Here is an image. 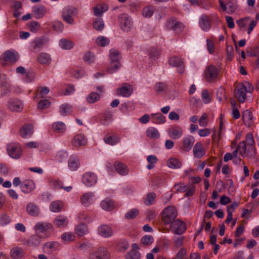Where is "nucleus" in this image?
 Listing matches in <instances>:
<instances>
[{
	"label": "nucleus",
	"instance_id": "obj_1",
	"mask_svg": "<svg viewBox=\"0 0 259 259\" xmlns=\"http://www.w3.org/2000/svg\"><path fill=\"white\" fill-rule=\"evenodd\" d=\"M110 53V66L108 67L107 71L109 73L112 74L116 72L120 67L119 62L120 56L119 52L115 49H111Z\"/></svg>",
	"mask_w": 259,
	"mask_h": 259
},
{
	"label": "nucleus",
	"instance_id": "obj_2",
	"mask_svg": "<svg viewBox=\"0 0 259 259\" xmlns=\"http://www.w3.org/2000/svg\"><path fill=\"white\" fill-rule=\"evenodd\" d=\"M177 216L176 208L173 206L165 208L162 213V220L165 225L171 224Z\"/></svg>",
	"mask_w": 259,
	"mask_h": 259
},
{
	"label": "nucleus",
	"instance_id": "obj_3",
	"mask_svg": "<svg viewBox=\"0 0 259 259\" xmlns=\"http://www.w3.org/2000/svg\"><path fill=\"white\" fill-rule=\"evenodd\" d=\"M253 90L249 83L246 85L240 84L235 88V97L240 103H243L246 99V93H251Z\"/></svg>",
	"mask_w": 259,
	"mask_h": 259
},
{
	"label": "nucleus",
	"instance_id": "obj_4",
	"mask_svg": "<svg viewBox=\"0 0 259 259\" xmlns=\"http://www.w3.org/2000/svg\"><path fill=\"white\" fill-rule=\"evenodd\" d=\"M218 3L222 11L229 14L234 13L238 7L237 0H226V2L219 0Z\"/></svg>",
	"mask_w": 259,
	"mask_h": 259
},
{
	"label": "nucleus",
	"instance_id": "obj_5",
	"mask_svg": "<svg viewBox=\"0 0 259 259\" xmlns=\"http://www.w3.org/2000/svg\"><path fill=\"white\" fill-rule=\"evenodd\" d=\"M77 14V11L75 8L68 6L64 8L62 12V16L63 20L69 24L74 23L73 17Z\"/></svg>",
	"mask_w": 259,
	"mask_h": 259
},
{
	"label": "nucleus",
	"instance_id": "obj_6",
	"mask_svg": "<svg viewBox=\"0 0 259 259\" xmlns=\"http://www.w3.org/2000/svg\"><path fill=\"white\" fill-rule=\"evenodd\" d=\"M119 26L124 32H128L133 27V22L131 18L126 14H121L119 17Z\"/></svg>",
	"mask_w": 259,
	"mask_h": 259
},
{
	"label": "nucleus",
	"instance_id": "obj_7",
	"mask_svg": "<svg viewBox=\"0 0 259 259\" xmlns=\"http://www.w3.org/2000/svg\"><path fill=\"white\" fill-rule=\"evenodd\" d=\"M220 70L214 65H210L208 66L205 71V78L206 81L212 82L217 79Z\"/></svg>",
	"mask_w": 259,
	"mask_h": 259
},
{
	"label": "nucleus",
	"instance_id": "obj_8",
	"mask_svg": "<svg viewBox=\"0 0 259 259\" xmlns=\"http://www.w3.org/2000/svg\"><path fill=\"white\" fill-rule=\"evenodd\" d=\"M165 26L167 29L177 33L181 32L184 28L183 24L178 21L175 18H170L167 20Z\"/></svg>",
	"mask_w": 259,
	"mask_h": 259
},
{
	"label": "nucleus",
	"instance_id": "obj_9",
	"mask_svg": "<svg viewBox=\"0 0 259 259\" xmlns=\"http://www.w3.org/2000/svg\"><path fill=\"white\" fill-rule=\"evenodd\" d=\"M8 153L10 157L14 159L19 158L22 155V149L17 143H10L7 145Z\"/></svg>",
	"mask_w": 259,
	"mask_h": 259
},
{
	"label": "nucleus",
	"instance_id": "obj_10",
	"mask_svg": "<svg viewBox=\"0 0 259 259\" xmlns=\"http://www.w3.org/2000/svg\"><path fill=\"white\" fill-rule=\"evenodd\" d=\"M171 231L175 234H182L186 230L185 224L179 219L176 220L170 225Z\"/></svg>",
	"mask_w": 259,
	"mask_h": 259
},
{
	"label": "nucleus",
	"instance_id": "obj_11",
	"mask_svg": "<svg viewBox=\"0 0 259 259\" xmlns=\"http://www.w3.org/2000/svg\"><path fill=\"white\" fill-rule=\"evenodd\" d=\"M48 39L45 37L36 38L30 44L31 51L33 52L39 51L43 47L44 45L47 44Z\"/></svg>",
	"mask_w": 259,
	"mask_h": 259
},
{
	"label": "nucleus",
	"instance_id": "obj_12",
	"mask_svg": "<svg viewBox=\"0 0 259 259\" xmlns=\"http://www.w3.org/2000/svg\"><path fill=\"white\" fill-rule=\"evenodd\" d=\"M19 56L18 53L11 50L6 51L1 57L3 61L12 64L16 62L19 59Z\"/></svg>",
	"mask_w": 259,
	"mask_h": 259
},
{
	"label": "nucleus",
	"instance_id": "obj_13",
	"mask_svg": "<svg viewBox=\"0 0 259 259\" xmlns=\"http://www.w3.org/2000/svg\"><path fill=\"white\" fill-rule=\"evenodd\" d=\"M8 108L13 112H21L24 108L23 102L17 99H11L8 103Z\"/></svg>",
	"mask_w": 259,
	"mask_h": 259
},
{
	"label": "nucleus",
	"instance_id": "obj_14",
	"mask_svg": "<svg viewBox=\"0 0 259 259\" xmlns=\"http://www.w3.org/2000/svg\"><path fill=\"white\" fill-rule=\"evenodd\" d=\"M195 142V139L192 136H187L182 140V144L180 146L181 150L184 152L190 151Z\"/></svg>",
	"mask_w": 259,
	"mask_h": 259
},
{
	"label": "nucleus",
	"instance_id": "obj_15",
	"mask_svg": "<svg viewBox=\"0 0 259 259\" xmlns=\"http://www.w3.org/2000/svg\"><path fill=\"white\" fill-rule=\"evenodd\" d=\"M109 253L104 247H100L90 255V259H108Z\"/></svg>",
	"mask_w": 259,
	"mask_h": 259
},
{
	"label": "nucleus",
	"instance_id": "obj_16",
	"mask_svg": "<svg viewBox=\"0 0 259 259\" xmlns=\"http://www.w3.org/2000/svg\"><path fill=\"white\" fill-rule=\"evenodd\" d=\"M82 181L87 187H91L97 183V178L94 173L88 172L83 175Z\"/></svg>",
	"mask_w": 259,
	"mask_h": 259
},
{
	"label": "nucleus",
	"instance_id": "obj_17",
	"mask_svg": "<svg viewBox=\"0 0 259 259\" xmlns=\"http://www.w3.org/2000/svg\"><path fill=\"white\" fill-rule=\"evenodd\" d=\"M169 64L172 67H176L179 73H182L184 69L182 60L177 56L170 57L168 60Z\"/></svg>",
	"mask_w": 259,
	"mask_h": 259
},
{
	"label": "nucleus",
	"instance_id": "obj_18",
	"mask_svg": "<svg viewBox=\"0 0 259 259\" xmlns=\"http://www.w3.org/2000/svg\"><path fill=\"white\" fill-rule=\"evenodd\" d=\"M26 211L29 215L34 217L39 216L40 213L38 206L33 202H29L27 204Z\"/></svg>",
	"mask_w": 259,
	"mask_h": 259
},
{
	"label": "nucleus",
	"instance_id": "obj_19",
	"mask_svg": "<svg viewBox=\"0 0 259 259\" xmlns=\"http://www.w3.org/2000/svg\"><path fill=\"white\" fill-rule=\"evenodd\" d=\"M71 144L75 147L84 146L87 144V139L85 136L81 134L75 135L71 140Z\"/></svg>",
	"mask_w": 259,
	"mask_h": 259
},
{
	"label": "nucleus",
	"instance_id": "obj_20",
	"mask_svg": "<svg viewBox=\"0 0 259 259\" xmlns=\"http://www.w3.org/2000/svg\"><path fill=\"white\" fill-rule=\"evenodd\" d=\"M167 132L169 137L174 140L179 139L183 134L182 128L179 126L172 127L168 129Z\"/></svg>",
	"mask_w": 259,
	"mask_h": 259
},
{
	"label": "nucleus",
	"instance_id": "obj_21",
	"mask_svg": "<svg viewBox=\"0 0 259 259\" xmlns=\"http://www.w3.org/2000/svg\"><path fill=\"white\" fill-rule=\"evenodd\" d=\"M99 235L104 238L111 237L113 234V231L111 228L107 225H101L98 229Z\"/></svg>",
	"mask_w": 259,
	"mask_h": 259
},
{
	"label": "nucleus",
	"instance_id": "obj_22",
	"mask_svg": "<svg viewBox=\"0 0 259 259\" xmlns=\"http://www.w3.org/2000/svg\"><path fill=\"white\" fill-rule=\"evenodd\" d=\"M41 241V238L37 234L31 235L28 239L24 241V243L30 247H36Z\"/></svg>",
	"mask_w": 259,
	"mask_h": 259
},
{
	"label": "nucleus",
	"instance_id": "obj_23",
	"mask_svg": "<svg viewBox=\"0 0 259 259\" xmlns=\"http://www.w3.org/2000/svg\"><path fill=\"white\" fill-rule=\"evenodd\" d=\"M33 15L36 19L42 18L47 12L46 8L42 5L34 6L32 8Z\"/></svg>",
	"mask_w": 259,
	"mask_h": 259
},
{
	"label": "nucleus",
	"instance_id": "obj_24",
	"mask_svg": "<svg viewBox=\"0 0 259 259\" xmlns=\"http://www.w3.org/2000/svg\"><path fill=\"white\" fill-rule=\"evenodd\" d=\"M132 91L133 89L132 85L128 83H124L121 88L117 90L116 93L118 95H121L123 97H128L131 95Z\"/></svg>",
	"mask_w": 259,
	"mask_h": 259
},
{
	"label": "nucleus",
	"instance_id": "obj_25",
	"mask_svg": "<svg viewBox=\"0 0 259 259\" xmlns=\"http://www.w3.org/2000/svg\"><path fill=\"white\" fill-rule=\"evenodd\" d=\"M35 184L29 180H25L21 184V190L25 193H28L32 192L35 188Z\"/></svg>",
	"mask_w": 259,
	"mask_h": 259
},
{
	"label": "nucleus",
	"instance_id": "obj_26",
	"mask_svg": "<svg viewBox=\"0 0 259 259\" xmlns=\"http://www.w3.org/2000/svg\"><path fill=\"white\" fill-rule=\"evenodd\" d=\"M114 166L117 172L120 175L125 176L127 175L128 169L127 166L124 163L121 162L116 161L114 163Z\"/></svg>",
	"mask_w": 259,
	"mask_h": 259
},
{
	"label": "nucleus",
	"instance_id": "obj_27",
	"mask_svg": "<svg viewBox=\"0 0 259 259\" xmlns=\"http://www.w3.org/2000/svg\"><path fill=\"white\" fill-rule=\"evenodd\" d=\"M193 153L195 157L201 158L205 153L204 148L200 142H197L194 145Z\"/></svg>",
	"mask_w": 259,
	"mask_h": 259
},
{
	"label": "nucleus",
	"instance_id": "obj_28",
	"mask_svg": "<svg viewBox=\"0 0 259 259\" xmlns=\"http://www.w3.org/2000/svg\"><path fill=\"white\" fill-rule=\"evenodd\" d=\"M94 197V193L91 192L85 193L80 198L81 203L83 205L88 206L92 203Z\"/></svg>",
	"mask_w": 259,
	"mask_h": 259
},
{
	"label": "nucleus",
	"instance_id": "obj_29",
	"mask_svg": "<svg viewBox=\"0 0 259 259\" xmlns=\"http://www.w3.org/2000/svg\"><path fill=\"white\" fill-rule=\"evenodd\" d=\"M52 228L51 224L49 223L38 222L34 226L36 233H42L47 231Z\"/></svg>",
	"mask_w": 259,
	"mask_h": 259
},
{
	"label": "nucleus",
	"instance_id": "obj_30",
	"mask_svg": "<svg viewBox=\"0 0 259 259\" xmlns=\"http://www.w3.org/2000/svg\"><path fill=\"white\" fill-rule=\"evenodd\" d=\"M36 60L41 64L48 65L50 63L51 58L49 54L45 52H41L37 55Z\"/></svg>",
	"mask_w": 259,
	"mask_h": 259
},
{
	"label": "nucleus",
	"instance_id": "obj_31",
	"mask_svg": "<svg viewBox=\"0 0 259 259\" xmlns=\"http://www.w3.org/2000/svg\"><path fill=\"white\" fill-rule=\"evenodd\" d=\"M33 133V127L31 124L24 125L20 131L22 137L27 138L30 137Z\"/></svg>",
	"mask_w": 259,
	"mask_h": 259
},
{
	"label": "nucleus",
	"instance_id": "obj_32",
	"mask_svg": "<svg viewBox=\"0 0 259 259\" xmlns=\"http://www.w3.org/2000/svg\"><path fill=\"white\" fill-rule=\"evenodd\" d=\"M80 162L78 157L76 155H71L68 160V166L72 170H76L79 166Z\"/></svg>",
	"mask_w": 259,
	"mask_h": 259
},
{
	"label": "nucleus",
	"instance_id": "obj_33",
	"mask_svg": "<svg viewBox=\"0 0 259 259\" xmlns=\"http://www.w3.org/2000/svg\"><path fill=\"white\" fill-rule=\"evenodd\" d=\"M200 26L204 31H208L210 28V23L209 18L206 15H202L200 17L199 22Z\"/></svg>",
	"mask_w": 259,
	"mask_h": 259
},
{
	"label": "nucleus",
	"instance_id": "obj_34",
	"mask_svg": "<svg viewBox=\"0 0 259 259\" xmlns=\"http://www.w3.org/2000/svg\"><path fill=\"white\" fill-rule=\"evenodd\" d=\"M68 221L66 217L63 215H58L54 221L55 225L59 228H63L66 226Z\"/></svg>",
	"mask_w": 259,
	"mask_h": 259
},
{
	"label": "nucleus",
	"instance_id": "obj_35",
	"mask_svg": "<svg viewBox=\"0 0 259 259\" xmlns=\"http://www.w3.org/2000/svg\"><path fill=\"white\" fill-rule=\"evenodd\" d=\"M24 255L23 249L19 247L12 248L10 251V255L13 259H19Z\"/></svg>",
	"mask_w": 259,
	"mask_h": 259
},
{
	"label": "nucleus",
	"instance_id": "obj_36",
	"mask_svg": "<svg viewBox=\"0 0 259 259\" xmlns=\"http://www.w3.org/2000/svg\"><path fill=\"white\" fill-rule=\"evenodd\" d=\"M146 136L152 139H157L160 137V134L157 129L153 127H150L146 130Z\"/></svg>",
	"mask_w": 259,
	"mask_h": 259
},
{
	"label": "nucleus",
	"instance_id": "obj_37",
	"mask_svg": "<svg viewBox=\"0 0 259 259\" xmlns=\"http://www.w3.org/2000/svg\"><path fill=\"white\" fill-rule=\"evenodd\" d=\"M75 231L77 235L83 236L88 233V230L85 224L81 223L76 227Z\"/></svg>",
	"mask_w": 259,
	"mask_h": 259
},
{
	"label": "nucleus",
	"instance_id": "obj_38",
	"mask_svg": "<svg viewBox=\"0 0 259 259\" xmlns=\"http://www.w3.org/2000/svg\"><path fill=\"white\" fill-rule=\"evenodd\" d=\"M52 128L55 132L62 133L65 131L66 126L63 122L58 121L52 124Z\"/></svg>",
	"mask_w": 259,
	"mask_h": 259
},
{
	"label": "nucleus",
	"instance_id": "obj_39",
	"mask_svg": "<svg viewBox=\"0 0 259 259\" xmlns=\"http://www.w3.org/2000/svg\"><path fill=\"white\" fill-rule=\"evenodd\" d=\"M63 206V203L60 201H53L50 204V209L53 212H59L62 209Z\"/></svg>",
	"mask_w": 259,
	"mask_h": 259
},
{
	"label": "nucleus",
	"instance_id": "obj_40",
	"mask_svg": "<svg viewBox=\"0 0 259 259\" xmlns=\"http://www.w3.org/2000/svg\"><path fill=\"white\" fill-rule=\"evenodd\" d=\"M59 45L63 49L69 50L73 47L74 43L66 39H61L59 41Z\"/></svg>",
	"mask_w": 259,
	"mask_h": 259
},
{
	"label": "nucleus",
	"instance_id": "obj_41",
	"mask_svg": "<svg viewBox=\"0 0 259 259\" xmlns=\"http://www.w3.org/2000/svg\"><path fill=\"white\" fill-rule=\"evenodd\" d=\"M100 99V95L95 92L91 93L86 98L87 101L90 104L94 103L99 101Z\"/></svg>",
	"mask_w": 259,
	"mask_h": 259
},
{
	"label": "nucleus",
	"instance_id": "obj_42",
	"mask_svg": "<svg viewBox=\"0 0 259 259\" xmlns=\"http://www.w3.org/2000/svg\"><path fill=\"white\" fill-rule=\"evenodd\" d=\"M167 166L172 168H179L181 166V163L177 158H169L167 162Z\"/></svg>",
	"mask_w": 259,
	"mask_h": 259
},
{
	"label": "nucleus",
	"instance_id": "obj_43",
	"mask_svg": "<svg viewBox=\"0 0 259 259\" xmlns=\"http://www.w3.org/2000/svg\"><path fill=\"white\" fill-rule=\"evenodd\" d=\"M114 203L111 200L106 199L101 202V207L106 210H111L114 208Z\"/></svg>",
	"mask_w": 259,
	"mask_h": 259
},
{
	"label": "nucleus",
	"instance_id": "obj_44",
	"mask_svg": "<svg viewBox=\"0 0 259 259\" xmlns=\"http://www.w3.org/2000/svg\"><path fill=\"white\" fill-rule=\"evenodd\" d=\"M110 40L108 38L103 36H100L98 37L96 40V43L97 45L100 47H105L109 44Z\"/></svg>",
	"mask_w": 259,
	"mask_h": 259
},
{
	"label": "nucleus",
	"instance_id": "obj_45",
	"mask_svg": "<svg viewBox=\"0 0 259 259\" xmlns=\"http://www.w3.org/2000/svg\"><path fill=\"white\" fill-rule=\"evenodd\" d=\"M93 26L96 30L101 31L104 28V23L102 19L97 18L93 22Z\"/></svg>",
	"mask_w": 259,
	"mask_h": 259
},
{
	"label": "nucleus",
	"instance_id": "obj_46",
	"mask_svg": "<svg viewBox=\"0 0 259 259\" xmlns=\"http://www.w3.org/2000/svg\"><path fill=\"white\" fill-rule=\"evenodd\" d=\"M153 122L156 124L163 123L165 121V117L161 113H156L152 115Z\"/></svg>",
	"mask_w": 259,
	"mask_h": 259
},
{
	"label": "nucleus",
	"instance_id": "obj_47",
	"mask_svg": "<svg viewBox=\"0 0 259 259\" xmlns=\"http://www.w3.org/2000/svg\"><path fill=\"white\" fill-rule=\"evenodd\" d=\"M141 257V254L138 250H132L128 251L125 256L127 259H140Z\"/></svg>",
	"mask_w": 259,
	"mask_h": 259
},
{
	"label": "nucleus",
	"instance_id": "obj_48",
	"mask_svg": "<svg viewBox=\"0 0 259 259\" xmlns=\"http://www.w3.org/2000/svg\"><path fill=\"white\" fill-rule=\"evenodd\" d=\"M104 141L107 144H110L111 145H115L116 144H117L119 142V138L117 136L105 137L104 138Z\"/></svg>",
	"mask_w": 259,
	"mask_h": 259
},
{
	"label": "nucleus",
	"instance_id": "obj_49",
	"mask_svg": "<svg viewBox=\"0 0 259 259\" xmlns=\"http://www.w3.org/2000/svg\"><path fill=\"white\" fill-rule=\"evenodd\" d=\"M250 22L249 17H244L236 21V23L240 29L243 28L249 24Z\"/></svg>",
	"mask_w": 259,
	"mask_h": 259
},
{
	"label": "nucleus",
	"instance_id": "obj_50",
	"mask_svg": "<svg viewBox=\"0 0 259 259\" xmlns=\"http://www.w3.org/2000/svg\"><path fill=\"white\" fill-rule=\"evenodd\" d=\"M155 90L158 93L165 92L167 90V85L164 82H157L155 84Z\"/></svg>",
	"mask_w": 259,
	"mask_h": 259
},
{
	"label": "nucleus",
	"instance_id": "obj_51",
	"mask_svg": "<svg viewBox=\"0 0 259 259\" xmlns=\"http://www.w3.org/2000/svg\"><path fill=\"white\" fill-rule=\"evenodd\" d=\"M61 239L65 242H69L74 240L75 236L70 233L66 232L61 235Z\"/></svg>",
	"mask_w": 259,
	"mask_h": 259
},
{
	"label": "nucleus",
	"instance_id": "obj_52",
	"mask_svg": "<svg viewBox=\"0 0 259 259\" xmlns=\"http://www.w3.org/2000/svg\"><path fill=\"white\" fill-rule=\"evenodd\" d=\"M160 55V51L156 48L152 49L149 53V57L153 60L158 59Z\"/></svg>",
	"mask_w": 259,
	"mask_h": 259
},
{
	"label": "nucleus",
	"instance_id": "obj_53",
	"mask_svg": "<svg viewBox=\"0 0 259 259\" xmlns=\"http://www.w3.org/2000/svg\"><path fill=\"white\" fill-rule=\"evenodd\" d=\"M139 210L136 208L132 209L125 214V217L127 219H133L136 218L139 214Z\"/></svg>",
	"mask_w": 259,
	"mask_h": 259
},
{
	"label": "nucleus",
	"instance_id": "obj_54",
	"mask_svg": "<svg viewBox=\"0 0 259 259\" xmlns=\"http://www.w3.org/2000/svg\"><path fill=\"white\" fill-rule=\"evenodd\" d=\"M174 189L177 192H181L184 193L185 192L187 189L188 187L186 185H184L183 183L176 184L174 185Z\"/></svg>",
	"mask_w": 259,
	"mask_h": 259
},
{
	"label": "nucleus",
	"instance_id": "obj_55",
	"mask_svg": "<svg viewBox=\"0 0 259 259\" xmlns=\"http://www.w3.org/2000/svg\"><path fill=\"white\" fill-rule=\"evenodd\" d=\"M67 156L68 154L66 152L59 151L56 155V159L59 162H62L67 159Z\"/></svg>",
	"mask_w": 259,
	"mask_h": 259
},
{
	"label": "nucleus",
	"instance_id": "obj_56",
	"mask_svg": "<svg viewBox=\"0 0 259 259\" xmlns=\"http://www.w3.org/2000/svg\"><path fill=\"white\" fill-rule=\"evenodd\" d=\"M51 102L48 100H40L37 104V107L38 109L44 110L47 109L50 107Z\"/></svg>",
	"mask_w": 259,
	"mask_h": 259
},
{
	"label": "nucleus",
	"instance_id": "obj_57",
	"mask_svg": "<svg viewBox=\"0 0 259 259\" xmlns=\"http://www.w3.org/2000/svg\"><path fill=\"white\" fill-rule=\"evenodd\" d=\"M153 241V237L149 235L143 236L141 239V243L145 245H149L151 244Z\"/></svg>",
	"mask_w": 259,
	"mask_h": 259
},
{
	"label": "nucleus",
	"instance_id": "obj_58",
	"mask_svg": "<svg viewBox=\"0 0 259 259\" xmlns=\"http://www.w3.org/2000/svg\"><path fill=\"white\" fill-rule=\"evenodd\" d=\"M103 124H108L112 120V114L108 111L105 112L103 116Z\"/></svg>",
	"mask_w": 259,
	"mask_h": 259
},
{
	"label": "nucleus",
	"instance_id": "obj_59",
	"mask_svg": "<svg viewBox=\"0 0 259 259\" xmlns=\"http://www.w3.org/2000/svg\"><path fill=\"white\" fill-rule=\"evenodd\" d=\"M49 184L50 186L53 187L54 189H58L63 187L62 183L58 180H49Z\"/></svg>",
	"mask_w": 259,
	"mask_h": 259
},
{
	"label": "nucleus",
	"instance_id": "obj_60",
	"mask_svg": "<svg viewBox=\"0 0 259 259\" xmlns=\"http://www.w3.org/2000/svg\"><path fill=\"white\" fill-rule=\"evenodd\" d=\"M156 197V194L154 193H150L148 194L146 199L145 200V204L147 205H150L153 203Z\"/></svg>",
	"mask_w": 259,
	"mask_h": 259
},
{
	"label": "nucleus",
	"instance_id": "obj_61",
	"mask_svg": "<svg viewBox=\"0 0 259 259\" xmlns=\"http://www.w3.org/2000/svg\"><path fill=\"white\" fill-rule=\"evenodd\" d=\"M28 26L30 30L32 32H36L40 28V25L36 21L30 22Z\"/></svg>",
	"mask_w": 259,
	"mask_h": 259
},
{
	"label": "nucleus",
	"instance_id": "obj_62",
	"mask_svg": "<svg viewBox=\"0 0 259 259\" xmlns=\"http://www.w3.org/2000/svg\"><path fill=\"white\" fill-rule=\"evenodd\" d=\"M59 111L61 115H66L70 112L71 107L67 104L62 105L60 107Z\"/></svg>",
	"mask_w": 259,
	"mask_h": 259
},
{
	"label": "nucleus",
	"instance_id": "obj_63",
	"mask_svg": "<svg viewBox=\"0 0 259 259\" xmlns=\"http://www.w3.org/2000/svg\"><path fill=\"white\" fill-rule=\"evenodd\" d=\"M252 118V114L248 110L244 111L242 114V119L244 121L249 122Z\"/></svg>",
	"mask_w": 259,
	"mask_h": 259
},
{
	"label": "nucleus",
	"instance_id": "obj_64",
	"mask_svg": "<svg viewBox=\"0 0 259 259\" xmlns=\"http://www.w3.org/2000/svg\"><path fill=\"white\" fill-rule=\"evenodd\" d=\"M153 13L152 8L150 7H145L143 9L142 15L144 17L150 18Z\"/></svg>",
	"mask_w": 259,
	"mask_h": 259
}]
</instances>
